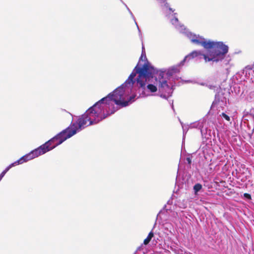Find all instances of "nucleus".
Here are the masks:
<instances>
[{"instance_id": "f257e3e1", "label": "nucleus", "mask_w": 254, "mask_h": 254, "mask_svg": "<svg viewBox=\"0 0 254 254\" xmlns=\"http://www.w3.org/2000/svg\"><path fill=\"white\" fill-rule=\"evenodd\" d=\"M183 64L181 62L169 68L156 69V71L148 80L144 81L141 86L136 79L137 76L133 78V83H126V81L112 93L113 101L117 105L121 107H127L135 101L136 97H145L150 96V92H155L157 89L162 98L167 99L172 96L174 88L172 84L168 82L169 78L180 71V67Z\"/></svg>"}, {"instance_id": "f03ea898", "label": "nucleus", "mask_w": 254, "mask_h": 254, "mask_svg": "<svg viewBox=\"0 0 254 254\" xmlns=\"http://www.w3.org/2000/svg\"><path fill=\"white\" fill-rule=\"evenodd\" d=\"M186 36L192 44L203 47L207 50V52L203 54L202 51H193L185 57L181 62V64H184L186 61L193 58L198 60L203 59L205 63L211 62L212 64L220 63L227 72H229V69L234 66L232 56L227 55L228 46L223 42L207 40L199 35L191 32H186Z\"/></svg>"}, {"instance_id": "7ed1b4c3", "label": "nucleus", "mask_w": 254, "mask_h": 254, "mask_svg": "<svg viewBox=\"0 0 254 254\" xmlns=\"http://www.w3.org/2000/svg\"><path fill=\"white\" fill-rule=\"evenodd\" d=\"M113 95L110 93L89 108L86 112L78 117L77 121L71 123L69 131H75V134L86 127L98 124L118 110L115 107Z\"/></svg>"}, {"instance_id": "20e7f679", "label": "nucleus", "mask_w": 254, "mask_h": 254, "mask_svg": "<svg viewBox=\"0 0 254 254\" xmlns=\"http://www.w3.org/2000/svg\"><path fill=\"white\" fill-rule=\"evenodd\" d=\"M156 71V68L147 61L145 48L142 46V53L139 60L128 78L126 80L125 84H132L134 82L133 81V78L138 74L136 80L137 83L140 84L141 86H142L144 84V81L152 77Z\"/></svg>"}, {"instance_id": "39448f33", "label": "nucleus", "mask_w": 254, "mask_h": 254, "mask_svg": "<svg viewBox=\"0 0 254 254\" xmlns=\"http://www.w3.org/2000/svg\"><path fill=\"white\" fill-rule=\"evenodd\" d=\"M69 127L66 128L44 144L35 149L34 150L38 156H39L52 150L58 145L61 144L67 139L75 134V130L69 131Z\"/></svg>"}, {"instance_id": "423d86ee", "label": "nucleus", "mask_w": 254, "mask_h": 254, "mask_svg": "<svg viewBox=\"0 0 254 254\" xmlns=\"http://www.w3.org/2000/svg\"><path fill=\"white\" fill-rule=\"evenodd\" d=\"M209 123L206 119H202L189 125L190 128H198L200 130L202 138H211L212 130L208 128Z\"/></svg>"}, {"instance_id": "0eeeda50", "label": "nucleus", "mask_w": 254, "mask_h": 254, "mask_svg": "<svg viewBox=\"0 0 254 254\" xmlns=\"http://www.w3.org/2000/svg\"><path fill=\"white\" fill-rule=\"evenodd\" d=\"M229 93L225 89H220L215 94L214 101L212 106L217 108H223L226 106L227 101V96Z\"/></svg>"}, {"instance_id": "6e6552de", "label": "nucleus", "mask_w": 254, "mask_h": 254, "mask_svg": "<svg viewBox=\"0 0 254 254\" xmlns=\"http://www.w3.org/2000/svg\"><path fill=\"white\" fill-rule=\"evenodd\" d=\"M38 156L35 150L34 149L30 151L29 153L26 154V155L23 156L20 158H19L17 161L14 162L12 163H11L7 167L10 169L12 167H14L15 166L22 164L25 162H26L29 160H31L34 158L38 157Z\"/></svg>"}, {"instance_id": "1a4fd4ad", "label": "nucleus", "mask_w": 254, "mask_h": 254, "mask_svg": "<svg viewBox=\"0 0 254 254\" xmlns=\"http://www.w3.org/2000/svg\"><path fill=\"white\" fill-rule=\"evenodd\" d=\"M38 156L35 150L34 149L30 151L29 153L26 154V155L23 156L20 158H19L17 161L14 162L12 163H11L7 167L10 169L12 167H14L15 166L22 164L25 162H26L29 160H31L34 158L38 157Z\"/></svg>"}, {"instance_id": "9d476101", "label": "nucleus", "mask_w": 254, "mask_h": 254, "mask_svg": "<svg viewBox=\"0 0 254 254\" xmlns=\"http://www.w3.org/2000/svg\"><path fill=\"white\" fill-rule=\"evenodd\" d=\"M173 203V201L172 199H170L167 203V205H165L163 208L161 210L159 213L157 214V219H166L168 215H170V213H172V204Z\"/></svg>"}, {"instance_id": "9b49d317", "label": "nucleus", "mask_w": 254, "mask_h": 254, "mask_svg": "<svg viewBox=\"0 0 254 254\" xmlns=\"http://www.w3.org/2000/svg\"><path fill=\"white\" fill-rule=\"evenodd\" d=\"M243 74L245 75V76L248 79H250L252 82H254V65L247 66L244 69Z\"/></svg>"}, {"instance_id": "f8f14e48", "label": "nucleus", "mask_w": 254, "mask_h": 254, "mask_svg": "<svg viewBox=\"0 0 254 254\" xmlns=\"http://www.w3.org/2000/svg\"><path fill=\"white\" fill-rule=\"evenodd\" d=\"M147 252V250L145 246L141 244V245L137 249L134 254H146Z\"/></svg>"}, {"instance_id": "ddd939ff", "label": "nucleus", "mask_w": 254, "mask_h": 254, "mask_svg": "<svg viewBox=\"0 0 254 254\" xmlns=\"http://www.w3.org/2000/svg\"><path fill=\"white\" fill-rule=\"evenodd\" d=\"M124 4H125V5L126 6L127 10H128V11L129 12V14H130L131 17L132 18V19H133V20L135 22V25H136L137 26V29H138V33H139V34L140 35V36L141 37H142V34H141V31L137 25V22H136V20H135V17L134 16L133 13H132V12L130 11V10L129 9V8L128 7V6L126 4L124 3Z\"/></svg>"}, {"instance_id": "4468645a", "label": "nucleus", "mask_w": 254, "mask_h": 254, "mask_svg": "<svg viewBox=\"0 0 254 254\" xmlns=\"http://www.w3.org/2000/svg\"><path fill=\"white\" fill-rule=\"evenodd\" d=\"M124 4H125V5L126 6L127 10H128V11L129 12V14H130L131 17L132 18V19H133V20L135 22V25H136L137 26V29H138V33H139V34L140 35V36L141 37H142V34H141V31L137 25V22H136V20H135V17L134 16L133 13H132V12L130 11V10L129 9V8L128 7V6L126 4L124 3Z\"/></svg>"}, {"instance_id": "2eb2a0df", "label": "nucleus", "mask_w": 254, "mask_h": 254, "mask_svg": "<svg viewBox=\"0 0 254 254\" xmlns=\"http://www.w3.org/2000/svg\"><path fill=\"white\" fill-rule=\"evenodd\" d=\"M202 189V185L199 183L195 184L193 187V190L195 195H197L198 192Z\"/></svg>"}, {"instance_id": "dca6fc26", "label": "nucleus", "mask_w": 254, "mask_h": 254, "mask_svg": "<svg viewBox=\"0 0 254 254\" xmlns=\"http://www.w3.org/2000/svg\"><path fill=\"white\" fill-rule=\"evenodd\" d=\"M181 123L183 130V135L184 136L187 133V132L188 131L189 128H190L189 125H184L181 122Z\"/></svg>"}, {"instance_id": "f3484780", "label": "nucleus", "mask_w": 254, "mask_h": 254, "mask_svg": "<svg viewBox=\"0 0 254 254\" xmlns=\"http://www.w3.org/2000/svg\"><path fill=\"white\" fill-rule=\"evenodd\" d=\"M9 170V168L8 167H6V168L0 174V181Z\"/></svg>"}, {"instance_id": "a211bd4d", "label": "nucleus", "mask_w": 254, "mask_h": 254, "mask_svg": "<svg viewBox=\"0 0 254 254\" xmlns=\"http://www.w3.org/2000/svg\"><path fill=\"white\" fill-rule=\"evenodd\" d=\"M220 116L224 119L225 120H226L227 121L229 122H230V117L227 115V114H226L225 113H222L220 115Z\"/></svg>"}, {"instance_id": "6ab92c4d", "label": "nucleus", "mask_w": 254, "mask_h": 254, "mask_svg": "<svg viewBox=\"0 0 254 254\" xmlns=\"http://www.w3.org/2000/svg\"><path fill=\"white\" fill-rule=\"evenodd\" d=\"M244 196L248 199H251V198H252L251 194H250L249 193H245L244 194Z\"/></svg>"}, {"instance_id": "aec40b11", "label": "nucleus", "mask_w": 254, "mask_h": 254, "mask_svg": "<svg viewBox=\"0 0 254 254\" xmlns=\"http://www.w3.org/2000/svg\"><path fill=\"white\" fill-rule=\"evenodd\" d=\"M154 236V234L152 232V230L148 234V236L147 238L151 240V239L152 238V237Z\"/></svg>"}, {"instance_id": "412c9836", "label": "nucleus", "mask_w": 254, "mask_h": 254, "mask_svg": "<svg viewBox=\"0 0 254 254\" xmlns=\"http://www.w3.org/2000/svg\"><path fill=\"white\" fill-rule=\"evenodd\" d=\"M150 241V240L148 239L147 238H146L144 240V242H143V244H142L143 245L145 246L147 244H148L149 242Z\"/></svg>"}, {"instance_id": "4be33fe9", "label": "nucleus", "mask_w": 254, "mask_h": 254, "mask_svg": "<svg viewBox=\"0 0 254 254\" xmlns=\"http://www.w3.org/2000/svg\"><path fill=\"white\" fill-rule=\"evenodd\" d=\"M186 161L187 162V163L189 165H190L191 164V159L190 157H187L186 158Z\"/></svg>"}, {"instance_id": "5701e85b", "label": "nucleus", "mask_w": 254, "mask_h": 254, "mask_svg": "<svg viewBox=\"0 0 254 254\" xmlns=\"http://www.w3.org/2000/svg\"><path fill=\"white\" fill-rule=\"evenodd\" d=\"M141 61H145V63H146V61H145V60H144V57H143V58H142V59Z\"/></svg>"}, {"instance_id": "b1692460", "label": "nucleus", "mask_w": 254, "mask_h": 254, "mask_svg": "<svg viewBox=\"0 0 254 254\" xmlns=\"http://www.w3.org/2000/svg\"><path fill=\"white\" fill-rule=\"evenodd\" d=\"M172 108L173 109H174V106H173V103H172Z\"/></svg>"}, {"instance_id": "393cba45", "label": "nucleus", "mask_w": 254, "mask_h": 254, "mask_svg": "<svg viewBox=\"0 0 254 254\" xmlns=\"http://www.w3.org/2000/svg\"><path fill=\"white\" fill-rule=\"evenodd\" d=\"M121 1H122V3H124V1H122V0H121Z\"/></svg>"}, {"instance_id": "a878e982", "label": "nucleus", "mask_w": 254, "mask_h": 254, "mask_svg": "<svg viewBox=\"0 0 254 254\" xmlns=\"http://www.w3.org/2000/svg\"><path fill=\"white\" fill-rule=\"evenodd\" d=\"M121 1H122V3H124V1H122V0H121Z\"/></svg>"}, {"instance_id": "bb28decb", "label": "nucleus", "mask_w": 254, "mask_h": 254, "mask_svg": "<svg viewBox=\"0 0 254 254\" xmlns=\"http://www.w3.org/2000/svg\"><path fill=\"white\" fill-rule=\"evenodd\" d=\"M121 1H122V3H124V1H122V0H121Z\"/></svg>"}, {"instance_id": "cd10ccee", "label": "nucleus", "mask_w": 254, "mask_h": 254, "mask_svg": "<svg viewBox=\"0 0 254 254\" xmlns=\"http://www.w3.org/2000/svg\"><path fill=\"white\" fill-rule=\"evenodd\" d=\"M186 82H189V80H187V81H186Z\"/></svg>"}]
</instances>
